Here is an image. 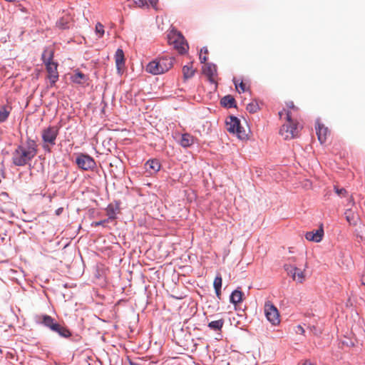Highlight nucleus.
Returning a JSON list of instances; mask_svg holds the SVG:
<instances>
[{
    "instance_id": "1",
    "label": "nucleus",
    "mask_w": 365,
    "mask_h": 365,
    "mask_svg": "<svg viewBox=\"0 0 365 365\" xmlns=\"http://www.w3.org/2000/svg\"><path fill=\"white\" fill-rule=\"evenodd\" d=\"M37 154V144L32 139H27L25 144L17 146L12 153V163L14 165L21 167L30 163Z\"/></svg>"
},
{
    "instance_id": "2",
    "label": "nucleus",
    "mask_w": 365,
    "mask_h": 365,
    "mask_svg": "<svg viewBox=\"0 0 365 365\" xmlns=\"http://www.w3.org/2000/svg\"><path fill=\"white\" fill-rule=\"evenodd\" d=\"M53 52L51 49L46 48L43 51L41 58L43 63L46 65V68L48 72V78L49 79L51 86L55 85L58 79V73L57 71L58 64L53 62Z\"/></svg>"
},
{
    "instance_id": "3",
    "label": "nucleus",
    "mask_w": 365,
    "mask_h": 365,
    "mask_svg": "<svg viewBox=\"0 0 365 365\" xmlns=\"http://www.w3.org/2000/svg\"><path fill=\"white\" fill-rule=\"evenodd\" d=\"M168 41L180 54H184L188 49V45L181 33L176 30H172L168 34Z\"/></svg>"
},
{
    "instance_id": "4",
    "label": "nucleus",
    "mask_w": 365,
    "mask_h": 365,
    "mask_svg": "<svg viewBox=\"0 0 365 365\" xmlns=\"http://www.w3.org/2000/svg\"><path fill=\"white\" fill-rule=\"evenodd\" d=\"M227 130L232 133H236L237 137L244 140L247 138V134L244 128L241 126L240 120L234 115H230L226 120Z\"/></svg>"
},
{
    "instance_id": "5",
    "label": "nucleus",
    "mask_w": 365,
    "mask_h": 365,
    "mask_svg": "<svg viewBox=\"0 0 365 365\" xmlns=\"http://www.w3.org/2000/svg\"><path fill=\"white\" fill-rule=\"evenodd\" d=\"M287 120L288 124L283 125L280 129V133L284 136V139H292L297 135V125L292 122L291 113L289 110L287 111Z\"/></svg>"
},
{
    "instance_id": "6",
    "label": "nucleus",
    "mask_w": 365,
    "mask_h": 365,
    "mask_svg": "<svg viewBox=\"0 0 365 365\" xmlns=\"http://www.w3.org/2000/svg\"><path fill=\"white\" fill-rule=\"evenodd\" d=\"M75 162L78 168L83 170H93L96 166L95 160L88 154H78Z\"/></svg>"
},
{
    "instance_id": "7",
    "label": "nucleus",
    "mask_w": 365,
    "mask_h": 365,
    "mask_svg": "<svg viewBox=\"0 0 365 365\" xmlns=\"http://www.w3.org/2000/svg\"><path fill=\"white\" fill-rule=\"evenodd\" d=\"M264 314L267 320L273 325L279 323V314L277 307L270 302H267L264 304Z\"/></svg>"
},
{
    "instance_id": "8",
    "label": "nucleus",
    "mask_w": 365,
    "mask_h": 365,
    "mask_svg": "<svg viewBox=\"0 0 365 365\" xmlns=\"http://www.w3.org/2000/svg\"><path fill=\"white\" fill-rule=\"evenodd\" d=\"M58 135V129L56 126H49L42 131V139L44 143L51 145L56 144V140Z\"/></svg>"
},
{
    "instance_id": "9",
    "label": "nucleus",
    "mask_w": 365,
    "mask_h": 365,
    "mask_svg": "<svg viewBox=\"0 0 365 365\" xmlns=\"http://www.w3.org/2000/svg\"><path fill=\"white\" fill-rule=\"evenodd\" d=\"M37 323L53 331L56 329L59 323L53 317L47 314H42L38 317Z\"/></svg>"
},
{
    "instance_id": "10",
    "label": "nucleus",
    "mask_w": 365,
    "mask_h": 365,
    "mask_svg": "<svg viewBox=\"0 0 365 365\" xmlns=\"http://www.w3.org/2000/svg\"><path fill=\"white\" fill-rule=\"evenodd\" d=\"M203 73L208 78L211 83H215V77L217 74V66L212 63H207L202 68Z\"/></svg>"
},
{
    "instance_id": "11",
    "label": "nucleus",
    "mask_w": 365,
    "mask_h": 365,
    "mask_svg": "<svg viewBox=\"0 0 365 365\" xmlns=\"http://www.w3.org/2000/svg\"><path fill=\"white\" fill-rule=\"evenodd\" d=\"M324 236V230L322 226H320L319 229L310 232H307L305 234V238L312 242H319L322 241Z\"/></svg>"
},
{
    "instance_id": "12",
    "label": "nucleus",
    "mask_w": 365,
    "mask_h": 365,
    "mask_svg": "<svg viewBox=\"0 0 365 365\" xmlns=\"http://www.w3.org/2000/svg\"><path fill=\"white\" fill-rule=\"evenodd\" d=\"M115 61L118 73L121 74L125 66L124 53L121 48H118L115 51Z\"/></svg>"
},
{
    "instance_id": "13",
    "label": "nucleus",
    "mask_w": 365,
    "mask_h": 365,
    "mask_svg": "<svg viewBox=\"0 0 365 365\" xmlns=\"http://www.w3.org/2000/svg\"><path fill=\"white\" fill-rule=\"evenodd\" d=\"M316 133L318 137V140L321 144H323L327 140V136L329 133V130L323 124H321L319 120L316 123Z\"/></svg>"
},
{
    "instance_id": "14",
    "label": "nucleus",
    "mask_w": 365,
    "mask_h": 365,
    "mask_svg": "<svg viewBox=\"0 0 365 365\" xmlns=\"http://www.w3.org/2000/svg\"><path fill=\"white\" fill-rule=\"evenodd\" d=\"M158 63V67L163 70V73L168 71L173 67L174 59L170 57H162L159 60H157Z\"/></svg>"
},
{
    "instance_id": "15",
    "label": "nucleus",
    "mask_w": 365,
    "mask_h": 365,
    "mask_svg": "<svg viewBox=\"0 0 365 365\" xmlns=\"http://www.w3.org/2000/svg\"><path fill=\"white\" fill-rule=\"evenodd\" d=\"M161 165L156 159L148 160L145 163V168L150 174L155 173L160 170Z\"/></svg>"
},
{
    "instance_id": "16",
    "label": "nucleus",
    "mask_w": 365,
    "mask_h": 365,
    "mask_svg": "<svg viewBox=\"0 0 365 365\" xmlns=\"http://www.w3.org/2000/svg\"><path fill=\"white\" fill-rule=\"evenodd\" d=\"M195 142V138L188 133L182 134L180 145L183 148L190 147Z\"/></svg>"
},
{
    "instance_id": "17",
    "label": "nucleus",
    "mask_w": 365,
    "mask_h": 365,
    "mask_svg": "<svg viewBox=\"0 0 365 365\" xmlns=\"http://www.w3.org/2000/svg\"><path fill=\"white\" fill-rule=\"evenodd\" d=\"M11 110V106L8 104L0 106V123H4L8 119Z\"/></svg>"
},
{
    "instance_id": "18",
    "label": "nucleus",
    "mask_w": 365,
    "mask_h": 365,
    "mask_svg": "<svg viewBox=\"0 0 365 365\" xmlns=\"http://www.w3.org/2000/svg\"><path fill=\"white\" fill-rule=\"evenodd\" d=\"M158 63L157 60L150 62L146 67V71L153 75H158L163 73V70L158 67Z\"/></svg>"
},
{
    "instance_id": "19",
    "label": "nucleus",
    "mask_w": 365,
    "mask_h": 365,
    "mask_svg": "<svg viewBox=\"0 0 365 365\" xmlns=\"http://www.w3.org/2000/svg\"><path fill=\"white\" fill-rule=\"evenodd\" d=\"M220 103L222 106L226 108H235L236 107V101L234 97L231 95L225 96L221 98Z\"/></svg>"
},
{
    "instance_id": "20",
    "label": "nucleus",
    "mask_w": 365,
    "mask_h": 365,
    "mask_svg": "<svg viewBox=\"0 0 365 365\" xmlns=\"http://www.w3.org/2000/svg\"><path fill=\"white\" fill-rule=\"evenodd\" d=\"M71 78L73 83L77 84H83L88 79V76L81 71H76Z\"/></svg>"
},
{
    "instance_id": "21",
    "label": "nucleus",
    "mask_w": 365,
    "mask_h": 365,
    "mask_svg": "<svg viewBox=\"0 0 365 365\" xmlns=\"http://www.w3.org/2000/svg\"><path fill=\"white\" fill-rule=\"evenodd\" d=\"M53 332L57 334L59 336L62 338H69L71 336V331L66 327L61 325L60 324L57 326L56 330Z\"/></svg>"
},
{
    "instance_id": "22",
    "label": "nucleus",
    "mask_w": 365,
    "mask_h": 365,
    "mask_svg": "<svg viewBox=\"0 0 365 365\" xmlns=\"http://www.w3.org/2000/svg\"><path fill=\"white\" fill-rule=\"evenodd\" d=\"M242 296L243 293L242 291L239 289L234 290L230 296V303L236 305L237 304L241 302L242 300Z\"/></svg>"
},
{
    "instance_id": "23",
    "label": "nucleus",
    "mask_w": 365,
    "mask_h": 365,
    "mask_svg": "<svg viewBox=\"0 0 365 365\" xmlns=\"http://www.w3.org/2000/svg\"><path fill=\"white\" fill-rule=\"evenodd\" d=\"M118 210L119 207L118 205H113L112 204H109L106 208V213L108 215L107 219H109V221L115 220Z\"/></svg>"
},
{
    "instance_id": "24",
    "label": "nucleus",
    "mask_w": 365,
    "mask_h": 365,
    "mask_svg": "<svg viewBox=\"0 0 365 365\" xmlns=\"http://www.w3.org/2000/svg\"><path fill=\"white\" fill-rule=\"evenodd\" d=\"M224 320L222 319L215 321H212L208 324V327L214 331H220L222 328Z\"/></svg>"
},
{
    "instance_id": "25",
    "label": "nucleus",
    "mask_w": 365,
    "mask_h": 365,
    "mask_svg": "<svg viewBox=\"0 0 365 365\" xmlns=\"http://www.w3.org/2000/svg\"><path fill=\"white\" fill-rule=\"evenodd\" d=\"M183 77L185 79L192 78L195 74V70L192 69V66L185 65L182 68Z\"/></svg>"
},
{
    "instance_id": "26",
    "label": "nucleus",
    "mask_w": 365,
    "mask_h": 365,
    "mask_svg": "<svg viewBox=\"0 0 365 365\" xmlns=\"http://www.w3.org/2000/svg\"><path fill=\"white\" fill-rule=\"evenodd\" d=\"M285 271L288 274L291 275L294 280L296 279V274L298 268L290 264H284V266Z\"/></svg>"
},
{
    "instance_id": "27",
    "label": "nucleus",
    "mask_w": 365,
    "mask_h": 365,
    "mask_svg": "<svg viewBox=\"0 0 365 365\" xmlns=\"http://www.w3.org/2000/svg\"><path fill=\"white\" fill-rule=\"evenodd\" d=\"M259 107L257 101L254 100L247 106V110L250 113H255L259 110Z\"/></svg>"
},
{
    "instance_id": "28",
    "label": "nucleus",
    "mask_w": 365,
    "mask_h": 365,
    "mask_svg": "<svg viewBox=\"0 0 365 365\" xmlns=\"http://www.w3.org/2000/svg\"><path fill=\"white\" fill-rule=\"evenodd\" d=\"M96 33L97 35H98V38H102L104 35V26L101 23H97L96 25Z\"/></svg>"
},
{
    "instance_id": "29",
    "label": "nucleus",
    "mask_w": 365,
    "mask_h": 365,
    "mask_svg": "<svg viewBox=\"0 0 365 365\" xmlns=\"http://www.w3.org/2000/svg\"><path fill=\"white\" fill-rule=\"evenodd\" d=\"M222 277L220 275H217L216 277L214 279L213 286L215 288V290H217L219 289H221L222 287Z\"/></svg>"
},
{
    "instance_id": "30",
    "label": "nucleus",
    "mask_w": 365,
    "mask_h": 365,
    "mask_svg": "<svg viewBox=\"0 0 365 365\" xmlns=\"http://www.w3.org/2000/svg\"><path fill=\"white\" fill-rule=\"evenodd\" d=\"M309 329L313 333V334L316 336H319L322 332V329L321 327L314 325L310 326Z\"/></svg>"
},
{
    "instance_id": "31",
    "label": "nucleus",
    "mask_w": 365,
    "mask_h": 365,
    "mask_svg": "<svg viewBox=\"0 0 365 365\" xmlns=\"http://www.w3.org/2000/svg\"><path fill=\"white\" fill-rule=\"evenodd\" d=\"M234 84L238 90L239 93L240 92H245V85L243 83V82H240L239 84H237V82L236 81L235 78L233 79Z\"/></svg>"
},
{
    "instance_id": "32",
    "label": "nucleus",
    "mask_w": 365,
    "mask_h": 365,
    "mask_svg": "<svg viewBox=\"0 0 365 365\" xmlns=\"http://www.w3.org/2000/svg\"><path fill=\"white\" fill-rule=\"evenodd\" d=\"M57 26L61 29H67L69 28V26H68V23L66 21H64L63 19H60L58 22H57Z\"/></svg>"
},
{
    "instance_id": "33",
    "label": "nucleus",
    "mask_w": 365,
    "mask_h": 365,
    "mask_svg": "<svg viewBox=\"0 0 365 365\" xmlns=\"http://www.w3.org/2000/svg\"><path fill=\"white\" fill-rule=\"evenodd\" d=\"M304 278V272L298 269V270L297 271L295 280H297L299 282H302Z\"/></svg>"
},
{
    "instance_id": "34",
    "label": "nucleus",
    "mask_w": 365,
    "mask_h": 365,
    "mask_svg": "<svg viewBox=\"0 0 365 365\" xmlns=\"http://www.w3.org/2000/svg\"><path fill=\"white\" fill-rule=\"evenodd\" d=\"M334 190L336 193L339 196H344L346 193V190L344 188H338L335 186Z\"/></svg>"
},
{
    "instance_id": "35",
    "label": "nucleus",
    "mask_w": 365,
    "mask_h": 365,
    "mask_svg": "<svg viewBox=\"0 0 365 365\" xmlns=\"http://www.w3.org/2000/svg\"><path fill=\"white\" fill-rule=\"evenodd\" d=\"M108 222H109V219H105L103 220L93 222L92 223V226L98 227L101 225H104L105 223Z\"/></svg>"
},
{
    "instance_id": "36",
    "label": "nucleus",
    "mask_w": 365,
    "mask_h": 365,
    "mask_svg": "<svg viewBox=\"0 0 365 365\" xmlns=\"http://www.w3.org/2000/svg\"><path fill=\"white\" fill-rule=\"evenodd\" d=\"M296 332L297 334H303L304 333V329L301 325H299L297 327Z\"/></svg>"
},
{
    "instance_id": "37",
    "label": "nucleus",
    "mask_w": 365,
    "mask_h": 365,
    "mask_svg": "<svg viewBox=\"0 0 365 365\" xmlns=\"http://www.w3.org/2000/svg\"><path fill=\"white\" fill-rule=\"evenodd\" d=\"M199 58L201 63H205L207 59L206 56H202L201 53L200 54Z\"/></svg>"
},
{
    "instance_id": "38",
    "label": "nucleus",
    "mask_w": 365,
    "mask_h": 365,
    "mask_svg": "<svg viewBox=\"0 0 365 365\" xmlns=\"http://www.w3.org/2000/svg\"><path fill=\"white\" fill-rule=\"evenodd\" d=\"M43 148L46 152L50 153L51 151V148L48 145V143H45L43 145Z\"/></svg>"
},
{
    "instance_id": "39",
    "label": "nucleus",
    "mask_w": 365,
    "mask_h": 365,
    "mask_svg": "<svg viewBox=\"0 0 365 365\" xmlns=\"http://www.w3.org/2000/svg\"><path fill=\"white\" fill-rule=\"evenodd\" d=\"M150 4L155 8L157 5L158 0H148Z\"/></svg>"
},
{
    "instance_id": "40",
    "label": "nucleus",
    "mask_w": 365,
    "mask_h": 365,
    "mask_svg": "<svg viewBox=\"0 0 365 365\" xmlns=\"http://www.w3.org/2000/svg\"><path fill=\"white\" fill-rule=\"evenodd\" d=\"M63 211V207H59L58 208L56 211H55V213L57 216H59Z\"/></svg>"
},
{
    "instance_id": "41",
    "label": "nucleus",
    "mask_w": 365,
    "mask_h": 365,
    "mask_svg": "<svg viewBox=\"0 0 365 365\" xmlns=\"http://www.w3.org/2000/svg\"><path fill=\"white\" fill-rule=\"evenodd\" d=\"M287 106L289 108H294V103L292 101H290L289 103H287Z\"/></svg>"
},
{
    "instance_id": "42",
    "label": "nucleus",
    "mask_w": 365,
    "mask_h": 365,
    "mask_svg": "<svg viewBox=\"0 0 365 365\" xmlns=\"http://www.w3.org/2000/svg\"><path fill=\"white\" fill-rule=\"evenodd\" d=\"M215 293H216V295L217 297L220 299V295H221V289H219L217 290H215Z\"/></svg>"
},
{
    "instance_id": "43",
    "label": "nucleus",
    "mask_w": 365,
    "mask_h": 365,
    "mask_svg": "<svg viewBox=\"0 0 365 365\" xmlns=\"http://www.w3.org/2000/svg\"><path fill=\"white\" fill-rule=\"evenodd\" d=\"M202 52L205 53H207L208 52L207 47H203L202 48H201L200 53H202Z\"/></svg>"
},
{
    "instance_id": "44",
    "label": "nucleus",
    "mask_w": 365,
    "mask_h": 365,
    "mask_svg": "<svg viewBox=\"0 0 365 365\" xmlns=\"http://www.w3.org/2000/svg\"><path fill=\"white\" fill-rule=\"evenodd\" d=\"M361 282L365 286V274L361 277Z\"/></svg>"
},
{
    "instance_id": "45",
    "label": "nucleus",
    "mask_w": 365,
    "mask_h": 365,
    "mask_svg": "<svg viewBox=\"0 0 365 365\" xmlns=\"http://www.w3.org/2000/svg\"><path fill=\"white\" fill-rule=\"evenodd\" d=\"M302 365H312L309 361H305Z\"/></svg>"
},
{
    "instance_id": "46",
    "label": "nucleus",
    "mask_w": 365,
    "mask_h": 365,
    "mask_svg": "<svg viewBox=\"0 0 365 365\" xmlns=\"http://www.w3.org/2000/svg\"><path fill=\"white\" fill-rule=\"evenodd\" d=\"M2 195H6L7 194L6 192H3Z\"/></svg>"
}]
</instances>
